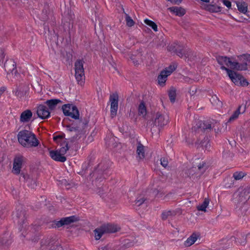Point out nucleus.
<instances>
[{"mask_svg":"<svg viewBox=\"0 0 250 250\" xmlns=\"http://www.w3.org/2000/svg\"><path fill=\"white\" fill-rule=\"evenodd\" d=\"M88 123L86 119L80 118V120L73 121L71 124L64 125L71 137L65 140H68V143H74L77 142L84 133V130Z\"/></svg>","mask_w":250,"mask_h":250,"instance_id":"1","label":"nucleus"},{"mask_svg":"<svg viewBox=\"0 0 250 250\" xmlns=\"http://www.w3.org/2000/svg\"><path fill=\"white\" fill-rule=\"evenodd\" d=\"M17 137L19 143L25 148L35 147L40 144L36 135L28 130L23 129L19 131Z\"/></svg>","mask_w":250,"mask_h":250,"instance_id":"2","label":"nucleus"},{"mask_svg":"<svg viewBox=\"0 0 250 250\" xmlns=\"http://www.w3.org/2000/svg\"><path fill=\"white\" fill-rule=\"evenodd\" d=\"M196 125L192 127V130L195 132H203L208 133L214 128L216 131L215 126L218 124V123L213 119L208 120L205 121L200 120L196 121Z\"/></svg>","mask_w":250,"mask_h":250,"instance_id":"3","label":"nucleus"},{"mask_svg":"<svg viewBox=\"0 0 250 250\" xmlns=\"http://www.w3.org/2000/svg\"><path fill=\"white\" fill-rule=\"evenodd\" d=\"M41 250H63L55 236H50L42 240Z\"/></svg>","mask_w":250,"mask_h":250,"instance_id":"4","label":"nucleus"},{"mask_svg":"<svg viewBox=\"0 0 250 250\" xmlns=\"http://www.w3.org/2000/svg\"><path fill=\"white\" fill-rule=\"evenodd\" d=\"M208 167V165L205 162L200 163L197 167H192L190 168L187 169L185 171V176L189 177L193 180L195 178H198L200 177L207 169Z\"/></svg>","mask_w":250,"mask_h":250,"instance_id":"5","label":"nucleus"},{"mask_svg":"<svg viewBox=\"0 0 250 250\" xmlns=\"http://www.w3.org/2000/svg\"><path fill=\"white\" fill-rule=\"evenodd\" d=\"M110 165L111 163L108 160H104L100 163L94 171V175L97 176L96 178L106 179L110 174Z\"/></svg>","mask_w":250,"mask_h":250,"instance_id":"6","label":"nucleus"},{"mask_svg":"<svg viewBox=\"0 0 250 250\" xmlns=\"http://www.w3.org/2000/svg\"><path fill=\"white\" fill-rule=\"evenodd\" d=\"M154 121H153V126L151 127V131H156L155 128H158L159 131L160 130V128L163 127L165 125H167L169 121V117L167 115L157 112L154 117Z\"/></svg>","mask_w":250,"mask_h":250,"instance_id":"7","label":"nucleus"},{"mask_svg":"<svg viewBox=\"0 0 250 250\" xmlns=\"http://www.w3.org/2000/svg\"><path fill=\"white\" fill-rule=\"evenodd\" d=\"M13 219L21 228L23 227V225L25 223L26 217V210L22 205L19 204L17 206L15 211L13 212Z\"/></svg>","mask_w":250,"mask_h":250,"instance_id":"8","label":"nucleus"},{"mask_svg":"<svg viewBox=\"0 0 250 250\" xmlns=\"http://www.w3.org/2000/svg\"><path fill=\"white\" fill-rule=\"evenodd\" d=\"M235 203L244 204L249 202L250 199V185L244 188H240L235 194Z\"/></svg>","mask_w":250,"mask_h":250,"instance_id":"9","label":"nucleus"},{"mask_svg":"<svg viewBox=\"0 0 250 250\" xmlns=\"http://www.w3.org/2000/svg\"><path fill=\"white\" fill-rule=\"evenodd\" d=\"M62 108L65 116H69L76 121L80 120L79 111L76 106L72 104H65Z\"/></svg>","mask_w":250,"mask_h":250,"instance_id":"10","label":"nucleus"},{"mask_svg":"<svg viewBox=\"0 0 250 250\" xmlns=\"http://www.w3.org/2000/svg\"><path fill=\"white\" fill-rule=\"evenodd\" d=\"M79 220L78 217L72 215L69 217H62L59 221L54 220L52 221L51 228L58 229L65 225H69L71 224L76 222Z\"/></svg>","mask_w":250,"mask_h":250,"instance_id":"11","label":"nucleus"},{"mask_svg":"<svg viewBox=\"0 0 250 250\" xmlns=\"http://www.w3.org/2000/svg\"><path fill=\"white\" fill-rule=\"evenodd\" d=\"M119 96L117 92L110 94L109 101L110 102L111 117L113 118L117 114L118 108Z\"/></svg>","mask_w":250,"mask_h":250,"instance_id":"12","label":"nucleus"},{"mask_svg":"<svg viewBox=\"0 0 250 250\" xmlns=\"http://www.w3.org/2000/svg\"><path fill=\"white\" fill-rule=\"evenodd\" d=\"M3 65L7 74L12 73L16 75L18 73L16 69V63L13 60L7 59Z\"/></svg>","mask_w":250,"mask_h":250,"instance_id":"13","label":"nucleus"},{"mask_svg":"<svg viewBox=\"0 0 250 250\" xmlns=\"http://www.w3.org/2000/svg\"><path fill=\"white\" fill-rule=\"evenodd\" d=\"M37 114L38 116L42 119H47L50 116L49 108L43 104H40L37 107Z\"/></svg>","mask_w":250,"mask_h":250,"instance_id":"14","label":"nucleus"},{"mask_svg":"<svg viewBox=\"0 0 250 250\" xmlns=\"http://www.w3.org/2000/svg\"><path fill=\"white\" fill-rule=\"evenodd\" d=\"M246 174L245 173L240 171V172H235L233 174L232 177H228L225 179V181L228 182V183L225 184V187L227 188H230L232 185H233V180H232V178L234 179L235 180H239L242 179Z\"/></svg>","mask_w":250,"mask_h":250,"instance_id":"15","label":"nucleus"},{"mask_svg":"<svg viewBox=\"0 0 250 250\" xmlns=\"http://www.w3.org/2000/svg\"><path fill=\"white\" fill-rule=\"evenodd\" d=\"M23 159L24 157L21 156L16 157L14 159L13 168V172L14 173L16 174L20 173Z\"/></svg>","mask_w":250,"mask_h":250,"instance_id":"16","label":"nucleus"},{"mask_svg":"<svg viewBox=\"0 0 250 250\" xmlns=\"http://www.w3.org/2000/svg\"><path fill=\"white\" fill-rule=\"evenodd\" d=\"M234 79H231V81L235 84H237L238 83L240 84L241 86H246L249 84L247 80L244 78V77L236 72L235 75L233 76Z\"/></svg>","mask_w":250,"mask_h":250,"instance_id":"17","label":"nucleus"},{"mask_svg":"<svg viewBox=\"0 0 250 250\" xmlns=\"http://www.w3.org/2000/svg\"><path fill=\"white\" fill-rule=\"evenodd\" d=\"M49 155L53 160L56 161L64 162L66 160V158L64 156H62L58 150L50 151Z\"/></svg>","mask_w":250,"mask_h":250,"instance_id":"18","label":"nucleus"},{"mask_svg":"<svg viewBox=\"0 0 250 250\" xmlns=\"http://www.w3.org/2000/svg\"><path fill=\"white\" fill-rule=\"evenodd\" d=\"M246 109V104L239 105L238 108L233 112L232 115L229 117L228 122H231L236 120L240 114L244 113Z\"/></svg>","mask_w":250,"mask_h":250,"instance_id":"19","label":"nucleus"},{"mask_svg":"<svg viewBox=\"0 0 250 250\" xmlns=\"http://www.w3.org/2000/svg\"><path fill=\"white\" fill-rule=\"evenodd\" d=\"M229 65L231 69H236L239 71L246 70L247 69L248 64L245 63H239L238 62H232L230 60Z\"/></svg>","mask_w":250,"mask_h":250,"instance_id":"20","label":"nucleus"},{"mask_svg":"<svg viewBox=\"0 0 250 250\" xmlns=\"http://www.w3.org/2000/svg\"><path fill=\"white\" fill-rule=\"evenodd\" d=\"M102 226L105 233H115L120 229L117 225L112 224H103Z\"/></svg>","mask_w":250,"mask_h":250,"instance_id":"21","label":"nucleus"},{"mask_svg":"<svg viewBox=\"0 0 250 250\" xmlns=\"http://www.w3.org/2000/svg\"><path fill=\"white\" fill-rule=\"evenodd\" d=\"M32 112L29 109H26L23 111L20 116V122L21 123L28 122L32 117Z\"/></svg>","mask_w":250,"mask_h":250,"instance_id":"22","label":"nucleus"},{"mask_svg":"<svg viewBox=\"0 0 250 250\" xmlns=\"http://www.w3.org/2000/svg\"><path fill=\"white\" fill-rule=\"evenodd\" d=\"M12 243L10 235L9 233L5 232L0 236V246L5 245L8 246Z\"/></svg>","mask_w":250,"mask_h":250,"instance_id":"23","label":"nucleus"},{"mask_svg":"<svg viewBox=\"0 0 250 250\" xmlns=\"http://www.w3.org/2000/svg\"><path fill=\"white\" fill-rule=\"evenodd\" d=\"M62 103V101L59 99H53L47 100L45 104L48 106V108L50 110H53L55 109L58 104Z\"/></svg>","mask_w":250,"mask_h":250,"instance_id":"24","label":"nucleus"},{"mask_svg":"<svg viewBox=\"0 0 250 250\" xmlns=\"http://www.w3.org/2000/svg\"><path fill=\"white\" fill-rule=\"evenodd\" d=\"M28 92V88L26 86H21L17 88L15 94L19 98L22 99Z\"/></svg>","mask_w":250,"mask_h":250,"instance_id":"25","label":"nucleus"},{"mask_svg":"<svg viewBox=\"0 0 250 250\" xmlns=\"http://www.w3.org/2000/svg\"><path fill=\"white\" fill-rule=\"evenodd\" d=\"M168 76L169 75L164 70L160 72L157 78L158 83L160 85L163 86L165 85Z\"/></svg>","mask_w":250,"mask_h":250,"instance_id":"26","label":"nucleus"},{"mask_svg":"<svg viewBox=\"0 0 250 250\" xmlns=\"http://www.w3.org/2000/svg\"><path fill=\"white\" fill-rule=\"evenodd\" d=\"M116 138L113 136H108L105 139V144L107 147L110 148H114L117 146V143Z\"/></svg>","mask_w":250,"mask_h":250,"instance_id":"27","label":"nucleus"},{"mask_svg":"<svg viewBox=\"0 0 250 250\" xmlns=\"http://www.w3.org/2000/svg\"><path fill=\"white\" fill-rule=\"evenodd\" d=\"M169 47L170 51H173L180 58L184 57L186 50H184L180 46H174L173 47L172 45H171Z\"/></svg>","mask_w":250,"mask_h":250,"instance_id":"28","label":"nucleus"},{"mask_svg":"<svg viewBox=\"0 0 250 250\" xmlns=\"http://www.w3.org/2000/svg\"><path fill=\"white\" fill-rule=\"evenodd\" d=\"M199 235L196 233H192L185 242L184 245L186 247H189L193 244L197 240Z\"/></svg>","mask_w":250,"mask_h":250,"instance_id":"29","label":"nucleus"},{"mask_svg":"<svg viewBox=\"0 0 250 250\" xmlns=\"http://www.w3.org/2000/svg\"><path fill=\"white\" fill-rule=\"evenodd\" d=\"M238 11L243 14H246L248 11V4L244 2H236Z\"/></svg>","mask_w":250,"mask_h":250,"instance_id":"30","label":"nucleus"},{"mask_svg":"<svg viewBox=\"0 0 250 250\" xmlns=\"http://www.w3.org/2000/svg\"><path fill=\"white\" fill-rule=\"evenodd\" d=\"M176 212L174 210H164L161 214V218L163 220H166L169 218L176 215Z\"/></svg>","mask_w":250,"mask_h":250,"instance_id":"31","label":"nucleus"},{"mask_svg":"<svg viewBox=\"0 0 250 250\" xmlns=\"http://www.w3.org/2000/svg\"><path fill=\"white\" fill-rule=\"evenodd\" d=\"M84 62L82 60H78L75 63V72L80 73L84 72L83 68Z\"/></svg>","mask_w":250,"mask_h":250,"instance_id":"32","label":"nucleus"},{"mask_svg":"<svg viewBox=\"0 0 250 250\" xmlns=\"http://www.w3.org/2000/svg\"><path fill=\"white\" fill-rule=\"evenodd\" d=\"M216 60L220 65H226L227 66H229V62H230L229 58L226 56H219L216 57Z\"/></svg>","mask_w":250,"mask_h":250,"instance_id":"33","label":"nucleus"},{"mask_svg":"<svg viewBox=\"0 0 250 250\" xmlns=\"http://www.w3.org/2000/svg\"><path fill=\"white\" fill-rule=\"evenodd\" d=\"M102 228V226H101L100 227L95 229L93 231L95 234V238L96 240L100 239L103 234L105 233L104 229Z\"/></svg>","mask_w":250,"mask_h":250,"instance_id":"34","label":"nucleus"},{"mask_svg":"<svg viewBox=\"0 0 250 250\" xmlns=\"http://www.w3.org/2000/svg\"><path fill=\"white\" fill-rule=\"evenodd\" d=\"M169 9L170 11L175 13L176 15L178 16H182L186 13L185 10L181 7H171Z\"/></svg>","mask_w":250,"mask_h":250,"instance_id":"35","label":"nucleus"},{"mask_svg":"<svg viewBox=\"0 0 250 250\" xmlns=\"http://www.w3.org/2000/svg\"><path fill=\"white\" fill-rule=\"evenodd\" d=\"M236 204V208H238L239 210H240L242 212V214L246 215L247 211L249 209V202L244 204H239L238 203Z\"/></svg>","mask_w":250,"mask_h":250,"instance_id":"36","label":"nucleus"},{"mask_svg":"<svg viewBox=\"0 0 250 250\" xmlns=\"http://www.w3.org/2000/svg\"><path fill=\"white\" fill-rule=\"evenodd\" d=\"M75 78L79 84L82 85L84 83L85 76L84 72L80 73L75 72Z\"/></svg>","mask_w":250,"mask_h":250,"instance_id":"37","label":"nucleus"},{"mask_svg":"<svg viewBox=\"0 0 250 250\" xmlns=\"http://www.w3.org/2000/svg\"><path fill=\"white\" fill-rule=\"evenodd\" d=\"M238 61L239 63L247 64V62L250 61V55L246 54L238 56Z\"/></svg>","mask_w":250,"mask_h":250,"instance_id":"38","label":"nucleus"},{"mask_svg":"<svg viewBox=\"0 0 250 250\" xmlns=\"http://www.w3.org/2000/svg\"><path fill=\"white\" fill-rule=\"evenodd\" d=\"M138 113L143 117H145L146 114V109L144 102H142L139 105Z\"/></svg>","mask_w":250,"mask_h":250,"instance_id":"39","label":"nucleus"},{"mask_svg":"<svg viewBox=\"0 0 250 250\" xmlns=\"http://www.w3.org/2000/svg\"><path fill=\"white\" fill-rule=\"evenodd\" d=\"M176 91L175 88L173 87H171L168 91V96L170 102L172 103H174L175 101L176 96Z\"/></svg>","mask_w":250,"mask_h":250,"instance_id":"40","label":"nucleus"},{"mask_svg":"<svg viewBox=\"0 0 250 250\" xmlns=\"http://www.w3.org/2000/svg\"><path fill=\"white\" fill-rule=\"evenodd\" d=\"M137 153L140 159L145 158L144 146L140 143L137 146Z\"/></svg>","mask_w":250,"mask_h":250,"instance_id":"41","label":"nucleus"},{"mask_svg":"<svg viewBox=\"0 0 250 250\" xmlns=\"http://www.w3.org/2000/svg\"><path fill=\"white\" fill-rule=\"evenodd\" d=\"M62 146L64 145V146H62L60 149H59V152L62 155L66 153L67 151L69 149L68 147V142L64 141L62 144L61 145Z\"/></svg>","mask_w":250,"mask_h":250,"instance_id":"42","label":"nucleus"},{"mask_svg":"<svg viewBox=\"0 0 250 250\" xmlns=\"http://www.w3.org/2000/svg\"><path fill=\"white\" fill-rule=\"evenodd\" d=\"M177 65L175 63H172L167 67L166 68L165 70H163L164 71L167 72L168 75H170L177 68Z\"/></svg>","mask_w":250,"mask_h":250,"instance_id":"43","label":"nucleus"},{"mask_svg":"<svg viewBox=\"0 0 250 250\" xmlns=\"http://www.w3.org/2000/svg\"><path fill=\"white\" fill-rule=\"evenodd\" d=\"M195 55L194 54L193 52L190 49H188L186 50L184 58L185 59H188V60H193Z\"/></svg>","mask_w":250,"mask_h":250,"instance_id":"44","label":"nucleus"},{"mask_svg":"<svg viewBox=\"0 0 250 250\" xmlns=\"http://www.w3.org/2000/svg\"><path fill=\"white\" fill-rule=\"evenodd\" d=\"M209 202V200L208 199H207V198L205 199L203 203L201 205L197 206V209L198 210L206 211V208L208 206Z\"/></svg>","mask_w":250,"mask_h":250,"instance_id":"45","label":"nucleus"},{"mask_svg":"<svg viewBox=\"0 0 250 250\" xmlns=\"http://www.w3.org/2000/svg\"><path fill=\"white\" fill-rule=\"evenodd\" d=\"M136 242H137L135 241V239H132V240L125 239L124 241L123 246L125 248H129L133 246Z\"/></svg>","mask_w":250,"mask_h":250,"instance_id":"46","label":"nucleus"},{"mask_svg":"<svg viewBox=\"0 0 250 250\" xmlns=\"http://www.w3.org/2000/svg\"><path fill=\"white\" fill-rule=\"evenodd\" d=\"M221 69L223 70H225L227 71L228 75L229 78L231 80L232 79H234V75H235L236 72L227 68L224 66V65H221Z\"/></svg>","mask_w":250,"mask_h":250,"instance_id":"47","label":"nucleus"},{"mask_svg":"<svg viewBox=\"0 0 250 250\" xmlns=\"http://www.w3.org/2000/svg\"><path fill=\"white\" fill-rule=\"evenodd\" d=\"M144 22L146 24L151 27L154 31H157V25L154 22L148 19L145 20Z\"/></svg>","mask_w":250,"mask_h":250,"instance_id":"48","label":"nucleus"},{"mask_svg":"<svg viewBox=\"0 0 250 250\" xmlns=\"http://www.w3.org/2000/svg\"><path fill=\"white\" fill-rule=\"evenodd\" d=\"M125 20L128 26L131 27L134 25V21L127 14H125Z\"/></svg>","mask_w":250,"mask_h":250,"instance_id":"49","label":"nucleus"},{"mask_svg":"<svg viewBox=\"0 0 250 250\" xmlns=\"http://www.w3.org/2000/svg\"><path fill=\"white\" fill-rule=\"evenodd\" d=\"M242 239H240V238H237V239H240V241H239L238 242L242 245H245L246 243V239L250 238V233L248 234L246 236L245 235H242V234H240Z\"/></svg>","mask_w":250,"mask_h":250,"instance_id":"50","label":"nucleus"},{"mask_svg":"<svg viewBox=\"0 0 250 250\" xmlns=\"http://www.w3.org/2000/svg\"><path fill=\"white\" fill-rule=\"evenodd\" d=\"M146 200V198H144V197L139 196L137 197V199L135 200V204L137 205L138 206H140L143 203H144Z\"/></svg>","mask_w":250,"mask_h":250,"instance_id":"51","label":"nucleus"},{"mask_svg":"<svg viewBox=\"0 0 250 250\" xmlns=\"http://www.w3.org/2000/svg\"><path fill=\"white\" fill-rule=\"evenodd\" d=\"M201 145L202 146H204L206 149L210 146L209 144V140L208 137L204 138V140L201 142Z\"/></svg>","mask_w":250,"mask_h":250,"instance_id":"52","label":"nucleus"},{"mask_svg":"<svg viewBox=\"0 0 250 250\" xmlns=\"http://www.w3.org/2000/svg\"><path fill=\"white\" fill-rule=\"evenodd\" d=\"M5 57V54L4 49L0 48V65L3 66L4 58Z\"/></svg>","mask_w":250,"mask_h":250,"instance_id":"53","label":"nucleus"},{"mask_svg":"<svg viewBox=\"0 0 250 250\" xmlns=\"http://www.w3.org/2000/svg\"><path fill=\"white\" fill-rule=\"evenodd\" d=\"M160 161L161 164L164 167H166L168 165V162L167 158L165 157L162 158L160 160Z\"/></svg>","mask_w":250,"mask_h":250,"instance_id":"54","label":"nucleus"},{"mask_svg":"<svg viewBox=\"0 0 250 250\" xmlns=\"http://www.w3.org/2000/svg\"><path fill=\"white\" fill-rule=\"evenodd\" d=\"M222 2L226 5L229 9H230L231 7V3L230 1L228 0H222Z\"/></svg>","mask_w":250,"mask_h":250,"instance_id":"55","label":"nucleus"},{"mask_svg":"<svg viewBox=\"0 0 250 250\" xmlns=\"http://www.w3.org/2000/svg\"><path fill=\"white\" fill-rule=\"evenodd\" d=\"M65 138V134L64 133H62V134L54 136L53 139L54 141H56L58 139H62Z\"/></svg>","mask_w":250,"mask_h":250,"instance_id":"56","label":"nucleus"},{"mask_svg":"<svg viewBox=\"0 0 250 250\" xmlns=\"http://www.w3.org/2000/svg\"><path fill=\"white\" fill-rule=\"evenodd\" d=\"M168 1H170L171 3L175 4H178L180 3L182 0H167Z\"/></svg>","mask_w":250,"mask_h":250,"instance_id":"57","label":"nucleus"},{"mask_svg":"<svg viewBox=\"0 0 250 250\" xmlns=\"http://www.w3.org/2000/svg\"><path fill=\"white\" fill-rule=\"evenodd\" d=\"M130 58L133 61V62L135 65H137L139 63L138 61L135 60V57L134 56H131Z\"/></svg>","mask_w":250,"mask_h":250,"instance_id":"58","label":"nucleus"},{"mask_svg":"<svg viewBox=\"0 0 250 250\" xmlns=\"http://www.w3.org/2000/svg\"><path fill=\"white\" fill-rule=\"evenodd\" d=\"M21 176H22V177L23 178V179L25 180H28V179H29V176L27 175V174H25L23 173H21Z\"/></svg>","mask_w":250,"mask_h":250,"instance_id":"59","label":"nucleus"},{"mask_svg":"<svg viewBox=\"0 0 250 250\" xmlns=\"http://www.w3.org/2000/svg\"><path fill=\"white\" fill-rule=\"evenodd\" d=\"M2 158H0V170H2L4 168H3V164L2 163Z\"/></svg>","mask_w":250,"mask_h":250,"instance_id":"60","label":"nucleus"},{"mask_svg":"<svg viewBox=\"0 0 250 250\" xmlns=\"http://www.w3.org/2000/svg\"><path fill=\"white\" fill-rule=\"evenodd\" d=\"M5 89L6 88L4 87H2L0 88V95H1L4 92V91H5Z\"/></svg>","mask_w":250,"mask_h":250,"instance_id":"61","label":"nucleus"},{"mask_svg":"<svg viewBox=\"0 0 250 250\" xmlns=\"http://www.w3.org/2000/svg\"><path fill=\"white\" fill-rule=\"evenodd\" d=\"M212 100L215 101L216 100L218 103H221V102L219 101V100L218 99V98L216 96H215L214 97H212Z\"/></svg>","mask_w":250,"mask_h":250,"instance_id":"62","label":"nucleus"},{"mask_svg":"<svg viewBox=\"0 0 250 250\" xmlns=\"http://www.w3.org/2000/svg\"><path fill=\"white\" fill-rule=\"evenodd\" d=\"M195 92H196V90H190V94L192 95H194L195 93Z\"/></svg>","mask_w":250,"mask_h":250,"instance_id":"63","label":"nucleus"},{"mask_svg":"<svg viewBox=\"0 0 250 250\" xmlns=\"http://www.w3.org/2000/svg\"><path fill=\"white\" fill-rule=\"evenodd\" d=\"M230 239L232 240H235L236 238L234 236H231Z\"/></svg>","mask_w":250,"mask_h":250,"instance_id":"64","label":"nucleus"}]
</instances>
